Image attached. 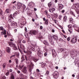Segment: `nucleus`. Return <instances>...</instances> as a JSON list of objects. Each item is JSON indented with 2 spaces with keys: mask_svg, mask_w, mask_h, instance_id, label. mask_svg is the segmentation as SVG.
Wrapping results in <instances>:
<instances>
[{
  "mask_svg": "<svg viewBox=\"0 0 79 79\" xmlns=\"http://www.w3.org/2000/svg\"><path fill=\"white\" fill-rule=\"evenodd\" d=\"M73 6L74 9H77L79 8V4L78 3H75L73 4Z\"/></svg>",
  "mask_w": 79,
  "mask_h": 79,
  "instance_id": "nucleus-1",
  "label": "nucleus"
},
{
  "mask_svg": "<svg viewBox=\"0 0 79 79\" xmlns=\"http://www.w3.org/2000/svg\"><path fill=\"white\" fill-rule=\"evenodd\" d=\"M37 51L38 52V55L39 56H41L42 55V53H41V51H40V48H38L37 49Z\"/></svg>",
  "mask_w": 79,
  "mask_h": 79,
  "instance_id": "nucleus-2",
  "label": "nucleus"
},
{
  "mask_svg": "<svg viewBox=\"0 0 79 79\" xmlns=\"http://www.w3.org/2000/svg\"><path fill=\"white\" fill-rule=\"evenodd\" d=\"M37 31L35 30L30 31L29 34H31V35H32V34L33 35H35V34H37Z\"/></svg>",
  "mask_w": 79,
  "mask_h": 79,
  "instance_id": "nucleus-3",
  "label": "nucleus"
},
{
  "mask_svg": "<svg viewBox=\"0 0 79 79\" xmlns=\"http://www.w3.org/2000/svg\"><path fill=\"white\" fill-rule=\"evenodd\" d=\"M30 64L31 65L29 67V70L30 72H31L32 71V69L33 68V66H34V64H33V63L32 62H31Z\"/></svg>",
  "mask_w": 79,
  "mask_h": 79,
  "instance_id": "nucleus-4",
  "label": "nucleus"
},
{
  "mask_svg": "<svg viewBox=\"0 0 79 79\" xmlns=\"http://www.w3.org/2000/svg\"><path fill=\"white\" fill-rule=\"evenodd\" d=\"M77 41V38L76 37L73 38L71 41L72 44H75Z\"/></svg>",
  "mask_w": 79,
  "mask_h": 79,
  "instance_id": "nucleus-5",
  "label": "nucleus"
},
{
  "mask_svg": "<svg viewBox=\"0 0 79 79\" xmlns=\"http://www.w3.org/2000/svg\"><path fill=\"white\" fill-rule=\"evenodd\" d=\"M22 71L24 73H27V67H24L22 70Z\"/></svg>",
  "mask_w": 79,
  "mask_h": 79,
  "instance_id": "nucleus-6",
  "label": "nucleus"
},
{
  "mask_svg": "<svg viewBox=\"0 0 79 79\" xmlns=\"http://www.w3.org/2000/svg\"><path fill=\"white\" fill-rule=\"evenodd\" d=\"M11 26H17V23L14 22H12L11 23Z\"/></svg>",
  "mask_w": 79,
  "mask_h": 79,
  "instance_id": "nucleus-7",
  "label": "nucleus"
},
{
  "mask_svg": "<svg viewBox=\"0 0 79 79\" xmlns=\"http://www.w3.org/2000/svg\"><path fill=\"white\" fill-rule=\"evenodd\" d=\"M21 5H22V4L20 3H19L17 4V7L18 9H20L21 7Z\"/></svg>",
  "mask_w": 79,
  "mask_h": 79,
  "instance_id": "nucleus-8",
  "label": "nucleus"
},
{
  "mask_svg": "<svg viewBox=\"0 0 79 79\" xmlns=\"http://www.w3.org/2000/svg\"><path fill=\"white\" fill-rule=\"evenodd\" d=\"M11 50V49L9 47H7L6 49V51L7 52H8L9 53H10V51Z\"/></svg>",
  "mask_w": 79,
  "mask_h": 79,
  "instance_id": "nucleus-9",
  "label": "nucleus"
},
{
  "mask_svg": "<svg viewBox=\"0 0 79 79\" xmlns=\"http://www.w3.org/2000/svg\"><path fill=\"white\" fill-rule=\"evenodd\" d=\"M49 42L51 44H52V43L53 42V40H52V36H50L49 38Z\"/></svg>",
  "mask_w": 79,
  "mask_h": 79,
  "instance_id": "nucleus-10",
  "label": "nucleus"
},
{
  "mask_svg": "<svg viewBox=\"0 0 79 79\" xmlns=\"http://www.w3.org/2000/svg\"><path fill=\"white\" fill-rule=\"evenodd\" d=\"M13 50H18V48H17V47H16V46L15 44H13Z\"/></svg>",
  "mask_w": 79,
  "mask_h": 79,
  "instance_id": "nucleus-11",
  "label": "nucleus"
},
{
  "mask_svg": "<svg viewBox=\"0 0 79 79\" xmlns=\"http://www.w3.org/2000/svg\"><path fill=\"white\" fill-rule=\"evenodd\" d=\"M58 6L60 9H62V8H63V5H62V4H59Z\"/></svg>",
  "mask_w": 79,
  "mask_h": 79,
  "instance_id": "nucleus-12",
  "label": "nucleus"
},
{
  "mask_svg": "<svg viewBox=\"0 0 79 79\" xmlns=\"http://www.w3.org/2000/svg\"><path fill=\"white\" fill-rule=\"evenodd\" d=\"M30 6H31L32 7H33L34 6H35V4L33 2H31L29 3Z\"/></svg>",
  "mask_w": 79,
  "mask_h": 79,
  "instance_id": "nucleus-13",
  "label": "nucleus"
},
{
  "mask_svg": "<svg viewBox=\"0 0 79 79\" xmlns=\"http://www.w3.org/2000/svg\"><path fill=\"white\" fill-rule=\"evenodd\" d=\"M55 10V9L53 8L52 9H51L49 10V11L51 13H53V11H54Z\"/></svg>",
  "mask_w": 79,
  "mask_h": 79,
  "instance_id": "nucleus-14",
  "label": "nucleus"
},
{
  "mask_svg": "<svg viewBox=\"0 0 79 79\" xmlns=\"http://www.w3.org/2000/svg\"><path fill=\"white\" fill-rule=\"evenodd\" d=\"M52 37L55 39V40H57L58 39V37L56 35H53L52 36Z\"/></svg>",
  "mask_w": 79,
  "mask_h": 79,
  "instance_id": "nucleus-15",
  "label": "nucleus"
},
{
  "mask_svg": "<svg viewBox=\"0 0 79 79\" xmlns=\"http://www.w3.org/2000/svg\"><path fill=\"white\" fill-rule=\"evenodd\" d=\"M18 12H16L13 14V16H14V17H15H15L17 16V15H18Z\"/></svg>",
  "mask_w": 79,
  "mask_h": 79,
  "instance_id": "nucleus-16",
  "label": "nucleus"
},
{
  "mask_svg": "<svg viewBox=\"0 0 79 79\" xmlns=\"http://www.w3.org/2000/svg\"><path fill=\"white\" fill-rule=\"evenodd\" d=\"M46 66V64L45 63H44L41 65V67L42 68H45V66Z\"/></svg>",
  "mask_w": 79,
  "mask_h": 79,
  "instance_id": "nucleus-17",
  "label": "nucleus"
},
{
  "mask_svg": "<svg viewBox=\"0 0 79 79\" xmlns=\"http://www.w3.org/2000/svg\"><path fill=\"white\" fill-rule=\"evenodd\" d=\"M6 11L7 13H10V9H7Z\"/></svg>",
  "mask_w": 79,
  "mask_h": 79,
  "instance_id": "nucleus-18",
  "label": "nucleus"
},
{
  "mask_svg": "<svg viewBox=\"0 0 79 79\" xmlns=\"http://www.w3.org/2000/svg\"><path fill=\"white\" fill-rule=\"evenodd\" d=\"M6 34V31H2L1 32V34L2 35H5Z\"/></svg>",
  "mask_w": 79,
  "mask_h": 79,
  "instance_id": "nucleus-19",
  "label": "nucleus"
},
{
  "mask_svg": "<svg viewBox=\"0 0 79 79\" xmlns=\"http://www.w3.org/2000/svg\"><path fill=\"white\" fill-rule=\"evenodd\" d=\"M43 43L44 45H48V42H47V41H46L45 40H44V41Z\"/></svg>",
  "mask_w": 79,
  "mask_h": 79,
  "instance_id": "nucleus-20",
  "label": "nucleus"
},
{
  "mask_svg": "<svg viewBox=\"0 0 79 79\" xmlns=\"http://www.w3.org/2000/svg\"><path fill=\"white\" fill-rule=\"evenodd\" d=\"M67 20V17L66 16H65L64 17V21H66Z\"/></svg>",
  "mask_w": 79,
  "mask_h": 79,
  "instance_id": "nucleus-21",
  "label": "nucleus"
},
{
  "mask_svg": "<svg viewBox=\"0 0 79 79\" xmlns=\"http://www.w3.org/2000/svg\"><path fill=\"white\" fill-rule=\"evenodd\" d=\"M8 44L9 45H10V46H11L12 45H13V43L12 42H8Z\"/></svg>",
  "mask_w": 79,
  "mask_h": 79,
  "instance_id": "nucleus-22",
  "label": "nucleus"
},
{
  "mask_svg": "<svg viewBox=\"0 0 79 79\" xmlns=\"http://www.w3.org/2000/svg\"><path fill=\"white\" fill-rule=\"evenodd\" d=\"M68 27L69 29H72V27L73 26L71 25H69L68 26Z\"/></svg>",
  "mask_w": 79,
  "mask_h": 79,
  "instance_id": "nucleus-23",
  "label": "nucleus"
},
{
  "mask_svg": "<svg viewBox=\"0 0 79 79\" xmlns=\"http://www.w3.org/2000/svg\"><path fill=\"white\" fill-rule=\"evenodd\" d=\"M46 76H48L49 75V72L48 71H47L45 74Z\"/></svg>",
  "mask_w": 79,
  "mask_h": 79,
  "instance_id": "nucleus-24",
  "label": "nucleus"
},
{
  "mask_svg": "<svg viewBox=\"0 0 79 79\" xmlns=\"http://www.w3.org/2000/svg\"><path fill=\"white\" fill-rule=\"evenodd\" d=\"M52 54V56H53L54 57H56V56L57 55H56V52L55 53H54Z\"/></svg>",
  "mask_w": 79,
  "mask_h": 79,
  "instance_id": "nucleus-25",
  "label": "nucleus"
},
{
  "mask_svg": "<svg viewBox=\"0 0 79 79\" xmlns=\"http://www.w3.org/2000/svg\"><path fill=\"white\" fill-rule=\"evenodd\" d=\"M63 18V16L62 15H60L59 16V19H60V20H61V18Z\"/></svg>",
  "mask_w": 79,
  "mask_h": 79,
  "instance_id": "nucleus-26",
  "label": "nucleus"
},
{
  "mask_svg": "<svg viewBox=\"0 0 79 79\" xmlns=\"http://www.w3.org/2000/svg\"><path fill=\"white\" fill-rule=\"evenodd\" d=\"M27 54H31V53H32V52H31V51L29 50H28L27 51Z\"/></svg>",
  "mask_w": 79,
  "mask_h": 79,
  "instance_id": "nucleus-27",
  "label": "nucleus"
},
{
  "mask_svg": "<svg viewBox=\"0 0 79 79\" xmlns=\"http://www.w3.org/2000/svg\"><path fill=\"white\" fill-rule=\"evenodd\" d=\"M21 60H22V61H24L25 60V59L24 58V55H23L21 57Z\"/></svg>",
  "mask_w": 79,
  "mask_h": 79,
  "instance_id": "nucleus-28",
  "label": "nucleus"
},
{
  "mask_svg": "<svg viewBox=\"0 0 79 79\" xmlns=\"http://www.w3.org/2000/svg\"><path fill=\"white\" fill-rule=\"evenodd\" d=\"M11 79H15V77L14 76V75L13 74H11Z\"/></svg>",
  "mask_w": 79,
  "mask_h": 79,
  "instance_id": "nucleus-29",
  "label": "nucleus"
},
{
  "mask_svg": "<svg viewBox=\"0 0 79 79\" xmlns=\"http://www.w3.org/2000/svg\"><path fill=\"white\" fill-rule=\"evenodd\" d=\"M45 23L46 25H48V19H46L45 21Z\"/></svg>",
  "mask_w": 79,
  "mask_h": 79,
  "instance_id": "nucleus-30",
  "label": "nucleus"
},
{
  "mask_svg": "<svg viewBox=\"0 0 79 79\" xmlns=\"http://www.w3.org/2000/svg\"><path fill=\"white\" fill-rule=\"evenodd\" d=\"M6 79V77L4 75H3L2 76L1 79Z\"/></svg>",
  "mask_w": 79,
  "mask_h": 79,
  "instance_id": "nucleus-31",
  "label": "nucleus"
},
{
  "mask_svg": "<svg viewBox=\"0 0 79 79\" xmlns=\"http://www.w3.org/2000/svg\"><path fill=\"white\" fill-rule=\"evenodd\" d=\"M33 61H34L35 62H36V61H38V59H36V58H34L33 59Z\"/></svg>",
  "mask_w": 79,
  "mask_h": 79,
  "instance_id": "nucleus-32",
  "label": "nucleus"
},
{
  "mask_svg": "<svg viewBox=\"0 0 79 79\" xmlns=\"http://www.w3.org/2000/svg\"><path fill=\"white\" fill-rule=\"evenodd\" d=\"M15 61L16 63V64H18V61H19L17 59H15Z\"/></svg>",
  "mask_w": 79,
  "mask_h": 79,
  "instance_id": "nucleus-33",
  "label": "nucleus"
},
{
  "mask_svg": "<svg viewBox=\"0 0 79 79\" xmlns=\"http://www.w3.org/2000/svg\"><path fill=\"white\" fill-rule=\"evenodd\" d=\"M70 14L71 15H73V16H75V15H74V13H73V11H70Z\"/></svg>",
  "mask_w": 79,
  "mask_h": 79,
  "instance_id": "nucleus-34",
  "label": "nucleus"
},
{
  "mask_svg": "<svg viewBox=\"0 0 79 79\" xmlns=\"http://www.w3.org/2000/svg\"><path fill=\"white\" fill-rule=\"evenodd\" d=\"M69 21L70 23H73V18H71L70 19Z\"/></svg>",
  "mask_w": 79,
  "mask_h": 79,
  "instance_id": "nucleus-35",
  "label": "nucleus"
},
{
  "mask_svg": "<svg viewBox=\"0 0 79 79\" xmlns=\"http://www.w3.org/2000/svg\"><path fill=\"white\" fill-rule=\"evenodd\" d=\"M31 50H32V51H34V50H35V48H33L32 47H31L30 48Z\"/></svg>",
  "mask_w": 79,
  "mask_h": 79,
  "instance_id": "nucleus-36",
  "label": "nucleus"
},
{
  "mask_svg": "<svg viewBox=\"0 0 79 79\" xmlns=\"http://www.w3.org/2000/svg\"><path fill=\"white\" fill-rule=\"evenodd\" d=\"M2 66H3V68H5L6 67V64L5 63L3 64L2 65Z\"/></svg>",
  "mask_w": 79,
  "mask_h": 79,
  "instance_id": "nucleus-37",
  "label": "nucleus"
},
{
  "mask_svg": "<svg viewBox=\"0 0 79 79\" xmlns=\"http://www.w3.org/2000/svg\"><path fill=\"white\" fill-rule=\"evenodd\" d=\"M48 6L49 7H51L52 6V4L51 3V2H50L48 4Z\"/></svg>",
  "mask_w": 79,
  "mask_h": 79,
  "instance_id": "nucleus-38",
  "label": "nucleus"
},
{
  "mask_svg": "<svg viewBox=\"0 0 79 79\" xmlns=\"http://www.w3.org/2000/svg\"><path fill=\"white\" fill-rule=\"evenodd\" d=\"M52 54L53 53H56V52H55V49H52Z\"/></svg>",
  "mask_w": 79,
  "mask_h": 79,
  "instance_id": "nucleus-39",
  "label": "nucleus"
},
{
  "mask_svg": "<svg viewBox=\"0 0 79 79\" xmlns=\"http://www.w3.org/2000/svg\"><path fill=\"white\" fill-rule=\"evenodd\" d=\"M9 18H10V19H13V18L12 17V15L11 14L9 15Z\"/></svg>",
  "mask_w": 79,
  "mask_h": 79,
  "instance_id": "nucleus-40",
  "label": "nucleus"
},
{
  "mask_svg": "<svg viewBox=\"0 0 79 79\" xmlns=\"http://www.w3.org/2000/svg\"><path fill=\"white\" fill-rule=\"evenodd\" d=\"M8 21L9 23H11L12 21V20L11 19H8Z\"/></svg>",
  "mask_w": 79,
  "mask_h": 79,
  "instance_id": "nucleus-41",
  "label": "nucleus"
},
{
  "mask_svg": "<svg viewBox=\"0 0 79 79\" xmlns=\"http://www.w3.org/2000/svg\"><path fill=\"white\" fill-rule=\"evenodd\" d=\"M3 13V10H0V14L2 15Z\"/></svg>",
  "mask_w": 79,
  "mask_h": 79,
  "instance_id": "nucleus-42",
  "label": "nucleus"
},
{
  "mask_svg": "<svg viewBox=\"0 0 79 79\" xmlns=\"http://www.w3.org/2000/svg\"><path fill=\"white\" fill-rule=\"evenodd\" d=\"M2 55H3L2 52L1 50H0V56H2Z\"/></svg>",
  "mask_w": 79,
  "mask_h": 79,
  "instance_id": "nucleus-43",
  "label": "nucleus"
},
{
  "mask_svg": "<svg viewBox=\"0 0 79 79\" xmlns=\"http://www.w3.org/2000/svg\"><path fill=\"white\" fill-rule=\"evenodd\" d=\"M46 15L48 18H50V15L47 14Z\"/></svg>",
  "mask_w": 79,
  "mask_h": 79,
  "instance_id": "nucleus-44",
  "label": "nucleus"
},
{
  "mask_svg": "<svg viewBox=\"0 0 79 79\" xmlns=\"http://www.w3.org/2000/svg\"><path fill=\"white\" fill-rule=\"evenodd\" d=\"M68 31L71 34L72 33V32L71 31H72V29H68Z\"/></svg>",
  "mask_w": 79,
  "mask_h": 79,
  "instance_id": "nucleus-45",
  "label": "nucleus"
},
{
  "mask_svg": "<svg viewBox=\"0 0 79 79\" xmlns=\"http://www.w3.org/2000/svg\"><path fill=\"white\" fill-rule=\"evenodd\" d=\"M42 29H43V26H41L40 27V30H42Z\"/></svg>",
  "mask_w": 79,
  "mask_h": 79,
  "instance_id": "nucleus-46",
  "label": "nucleus"
},
{
  "mask_svg": "<svg viewBox=\"0 0 79 79\" xmlns=\"http://www.w3.org/2000/svg\"><path fill=\"white\" fill-rule=\"evenodd\" d=\"M76 11L77 12V14H79V10L76 9Z\"/></svg>",
  "mask_w": 79,
  "mask_h": 79,
  "instance_id": "nucleus-47",
  "label": "nucleus"
},
{
  "mask_svg": "<svg viewBox=\"0 0 79 79\" xmlns=\"http://www.w3.org/2000/svg\"><path fill=\"white\" fill-rule=\"evenodd\" d=\"M73 27H77V25L75 24H74L73 25Z\"/></svg>",
  "mask_w": 79,
  "mask_h": 79,
  "instance_id": "nucleus-48",
  "label": "nucleus"
},
{
  "mask_svg": "<svg viewBox=\"0 0 79 79\" xmlns=\"http://www.w3.org/2000/svg\"><path fill=\"white\" fill-rule=\"evenodd\" d=\"M9 72H7V73H6V75L8 76L9 75Z\"/></svg>",
  "mask_w": 79,
  "mask_h": 79,
  "instance_id": "nucleus-49",
  "label": "nucleus"
},
{
  "mask_svg": "<svg viewBox=\"0 0 79 79\" xmlns=\"http://www.w3.org/2000/svg\"><path fill=\"white\" fill-rule=\"evenodd\" d=\"M67 40L68 41H69V40H70V37H68L67 39Z\"/></svg>",
  "mask_w": 79,
  "mask_h": 79,
  "instance_id": "nucleus-50",
  "label": "nucleus"
},
{
  "mask_svg": "<svg viewBox=\"0 0 79 79\" xmlns=\"http://www.w3.org/2000/svg\"><path fill=\"white\" fill-rule=\"evenodd\" d=\"M59 40L60 41H61V42H63V40H62V39L60 38L59 39Z\"/></svg>",
  "mask_w": 79,
  "mask_h": 79,
  "instance_id": "nucleus-51",
  "label": "nucleus"
},
{
  "mask_svg": "<svg viewBox=\"0 0 79 79\" xmlns=\"http://www.w3.org/2000/svg\"><path fill=\"white\" fill-rule=\"evenodd\" d=\"M15 55H13L12 56H10V58H12V57H15Z\"/></svg>",
  "mask_w": 79,
  "mask_h": 79,
  "instance_id": "nucleus-52",
  "label": "nucleus"
},
{
  "mask_svg": "<svg viewBox=\"0 0 79 79\" xmlns=\"http://www.w3.org/2000/svg\"><path fill=\"white\" fill-rule=\"evenodd\" d=\"M59 50H61V52H63L64 49L63 48H60L59 49Z\"/></svg>",
  "mask_w": 79,
  "mask_h": 79,
  "instance_id": "nucleus-53",
  "label": "nucleus"
},
{
  "mask_svg": "<svg viewBox=\"0 0 79 79\" xmlns=\"http://www.w3.org/2000/svg\"><path fill=\"white\" fill-rule=\"evenodd\" d=\"M22 42L23 43V44H25V43H26V40H23L22 41Z\"/></svg>",
  "mask_w": 79,
  "mask_h": 79,
  "instance_id": "nucleus-54",
  "label": "nucleus"
},
{
  "mask_svg": "<svg viewBox=\"0 0 79 79\" xmlns=\"http://www.w3.org/2000/svg\"><path fill=\"white\" fill-rule=\"evenodd\" d=\"M3 27H0V30H3Z\"/></svg>",
  "mask_w": 79,
  "mask_h": 79,
  "instance_id": "nucleus-55",
  "label": "nucleus"
},
{
  "mask_svg": "<svg viewBox=\"0 0 79 79\" xmlns=\"http://www.w3.org/2000/svg\"><path fill=\"white\" fill-rule=\"evenodd\" d=\"M19 69H22V68L21 67V66L20 65V66H19Z\"/></svg>",
  "mask_w": 79,
  "mask_h": 79,
  "instance_id": "nucleus-56",
  "label": "nucleus"
},
{
  "mask_svg": "<svg viewBox=\"0 0 79 79\" xmlns=\"http://www.w3.org/2000/svg\"><path fill=\"white\" fill-rule=\"evenodd\" d=\"M43 21H46V19H45V18H43Z\"/></svg>",
  "mask_w": 79,
  "mask_h": 79,
  "instance_id": "nucleus-57",
  "label": "nucleus"
},
{
  "mask_svg": "<svg viewBox=\"0 0 79 79\" xmlns=\"http://www.w3.org/2000/svg\"><path fill=\"white\" fill-rule=\"evenodd\" d=\"M16 55L17 56L19 57V53H17Z\"/></svg>",
  "mask_w": 79,
  "mask_h": 79,
  "instance_id": "nucleus-58",
  "label": "nucleus"
},
{
  "mask_svg": "<svg viewBox=\"0 0 79 79\" xmlns=\"http://www.w3.org/2000/svg\"><path fill=\"white\" fill-rule=\"evenodd\" d=\"M47 53H45L44 54V56H47Z\"/></svg>",
  "mask_w": 79,
  "mask_h": 79,
  "instance_id": "nucleus-59",
  "label": "nucleus"
},
{
  "mask_svg": "<svg viewBox=\"0 0 79 79\" xmlns=\"http://www.w3.org/2000/svg\"><path fill=\"white\" fill-rule=\"evenodd\" d=\"M25 58L26 60V61H27V56L25 55Z\"/></svg>",
  "mask_w": 79,
  "mask_h": 79,
  "instance_id": "nucleus-60",
  "label": "nucleus"
},
{
  "mask_svg": "<svg viewBox=\"0 0 79 79\" xmlns=\"http://www.w3.org/2000/svg\"><path fill=\"white\" fill-rule=\"evenodd\" d=\"M23 8L24 9V10L25 9H26V6H25V5H24L23 7Z\"/></svg>",
  "mask_w": 79,
  "mask_h": 79,
  "instance_id": "nucleus-61",
  "label": "nucleus"
},
{
  "mask_svg": "<svg viewBox=\"0 0 79 79\" xmlns=\"http://www.w3.org/2000/svg\"><path fill=\"white\" fill-rule=\"evenodd\" d=\"M54 16H56V17H58V14H55Z\"/></svg>",
  "mask_w": 79,
  "mask_h": 79,
  "instance_id": "nucleus-62",
  "label": "nucleus"
},
{
  "mask_svg": "<svg viewBox=\"0 0 79 79\" xmlns=\"http://www.w3.org/2000/svg\"><path fill=\"white\" fill-rule=\"evenodd\" d=\"M23 52H24L25 53H27V51H23Z\"/></svg>",
  "mask_w": 79,
  "mask_h": 79,
  "instance_id": "nucleus-63",
  "label": "nucleus"
},
{
  "mask_svg": "<svg viewBox=\"0 0 79 79\" xmlns=\"http://www.w3.org/2000/svg\"><path fill=\"white\" fill-rule=\"evenodd\" d=\"M30 79H34V78L32 77H30Z\"/></svg>",
  "mask_w": 79,
  "mask_h": 79,
  "instance_id": "nucleus-64",
  "label": "nucleus"
}]
</instances>
